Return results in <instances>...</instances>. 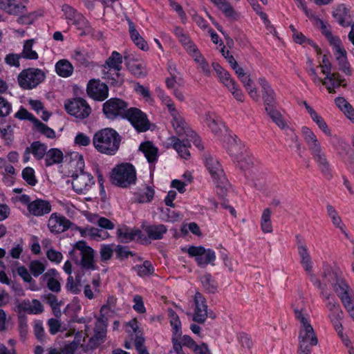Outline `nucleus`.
<instances>
[{
    "label": "nucleus",
    "mask_w": 354,
    "mask_h": 354,
    "mask_svg": "<svg viewBox=\"0 0 354 354\" xmlns=\"http://www.w3.org/2000/svg\"><path fill=\"white\" fill-rule=\"evenodd\" d=\"M173 147L178 154L183 158L187 159L190 156L187 145L176 137H172Z\"/></svg>",
    "instance_id": "37998d69"
},
{
    "label": "nucleus",
    "mask_w": 354,
    "mask_h": 354,
    "mask_svg": "<svg viewBox=\"0 0 354 354\" xmlns=\"http://www.w3.org/2000/svg\"><path fill=\"white\" fill-rule=\"evenodd\" d=\"M34 40L33 39H28L25 41L24 45V48L20 53L21 56L23 58L27 59H38V54L36 51L32 50V44H33Z\"/></svg>",
    "instance_id": "49530a36"
},
{
    "label": "nucleus",
    "mask_w": 354,
    "mask_h": 354,
    "mask_svg": "<svg viewBox=\"0 0 354 354\" xmlns=\"http://www.w3.org/2000/svg\"><path fill=\"white\" fill-rule=\"evenodd\" d=\"M180 42L183 46L185 50L191 55L192 53H196L198 49L197 46L193 43L190 38L184 34L179 39Z\"/></svg>",
    "instance_id": "603ef678"
},
{
    "label": "nucleus",
    "mask_w": 354,
    "mask_h": 354,
    "mask_svg": "<svg viewBox=\"0 0 354 354\" xmlns=\"http://www.w3.org/2000/svg\"><path fill=\"white\" fill-rule=\"evenodd\" d=\"M331 77V79H326L325 77L323 80V85L326 86L328 93H335L336 91L335 88H339L342 85V81L335 80V77L334 75Z\"/></svg>",
    "instance_id": "4d7b16f0"
},
{
    "label": "nucleus",
    "mask_w": 354,
    "mask_h": 354,
    "mask_svg": "<svg viewBox=\"0 0 354 354\" xmlns=\"http://www.w3.org/2000/svg\"><path fill=\"white\" fill-rule=\"evenodd\" d=\"M266 111L279 127L284 129L287 127V124L283 120L282 115L276 109V106L273 108L268 107Z\"/></svg>",
    "instance_id": "a19ab883"
},
{
    "label": "nucleus",
    "mask_w": 354,
    "mask_h": 354,
    "mask_svg": "<svg viewBox=\"0 0 354 354\" xmlns=\"http://www.w3.org/2000/svg\"><path fill=\"white\" fill-rule=\"evenodd\" d=\"M55 71L58 75L68 77L72 75L73 66L68 60L61 59L56 63Z\"/></svg>",
    "instance_id": "e433bc0d"
},
{
    "label": "nucleus",
    "mask_w": 354,
    "mask_h": 354,
    "mask_svg": "<svg viewBox=\"0 0 354 354\" xmlns=\"http://www.w3.org/2000/svg\"><path fill=\"white\" fill-rule=\"evenodd\" d=\"M154 194V189L151 187L147 186L146 190L143 194H136L135 201L138 203H149L153 200Z\"/></svg>",
    "instance_id": "09e8293b"
},
{
    "label": "nucleus",
    "mask_w": 354,
    "mask_h": 354,
    "mask_svg": "<svg viewBox=\"0 0 354 354\" xmlns=\"http://www.w3.org/2000/svg\"><path fill=\"white\" fill-rule=\"evenodd\" d=\"M12 110L11 104L5 98L0 96V116L6 117L8 115Z\"/></svg>",
    "instance_id": "680f3d73"
},
{
    "label": "nucleus",
    "mask_w": 354,
    "mask_h": 354,
    "mask_svg": "<svg viewBox=\"0 0 354 354\" xmlns=\"http://www.w3.org/2000/svg\"><path fill=\"white\" fill-rule=\"evenodd\" d=\"M127 21L129 25V32L130 37L133 42L140 49L144 51H147L149 48V46L147 41L143 39V37L140 35L138 31L136 30L133 22L129 18H127Z\"/></svg>",
    "instance_id": "a878e982"
},
{
    "label": "nucleus",
    "mask_w": 354,
    "mask_h": 354,
    "mask_svg": "<svg viewBox=\"0 0 354 354\" xmlns=\"http://www.w3.org/2000/svg\"><path fill=\"white\" fill-rule=\"evenodd\" d=\"M200 281L203 290L209 294H214L218 289V283L216 279L209 274L205 273L200 277Z\"/></svg>",
    "instance_id": "72a5a7b5"
},
{
    "label": "nucleus",
    "mask_w": 354,
    "mask_h": 354,
    "mask_svg": "<svg viewBox=\"0 0 354 354\" xmlns=\"http://www.w3.org/2000/svg\"><path fill=\"white\" fill-rule=\"evenodd\" d=\"M139 149L142 151L149 163L154 162L157 160L158 149L151 142L147 141L142 142L140 145Z\"/></svg>",
    "instance_id": "2f4dec72"
},
{
    "label": "nucleus",
    "mask_w": 354,
    "mask_h": 354,
    "mask_svg": "<svg viewBox=\"0 0 354 354\" xmlns=\"http://www.w3.org/2000/svg\"><path fill=\"white\" fill-rule=\"evenodd\" d=\"M62 10L68 24L77 26L79 30H82L84 33L90 34L93 32V30L89 21L76 9L68 4H64Z\"/></svg>",
    "instance_id": "1a4fd4ad"
},
{
    "label": "nucleus",
    "mask_w": 354,
    "mask_h": 354,
    "mask_svg": "<svg viewBox=\"0 0 354 354\" xmlns=\"http://www.w3.org/2000/svg\"><path fill=\"white\" fill-rule=\"evenodd\" d=\"M171 124L178 135L183 136L185 134L189 136L188 133L191 130L189 129L187 124L179 113L172 116Z\"/></svg>",
    "instance_id": "f704fd0d"
},
{
    "label": "nucleus",
    "mask_w": 354,
    "mask_h": 354,
    "mask_svg": "<svg viewBox=\"0 0 354 354\" xmlns=\"http://www.w3.org/2000/svg\"><path fill=\"white\" fill-rule=\"evenodd\" d=\"M35 126L37 130L41 134L46 136L48 138H54L55 137V131L48 127L47 125L41 122L39 120H35Z\"/></svg>",
    "instance_id": "3c124183"
},
{
    "label": "nucleus",
    "mask_w": 354,
    "mask_h": 354,
    "mask_svg": "<svg viewBox=\"0 0 354 354\" xmlns=\"http://www.w3.org/2000/svg\"><path fill=\"white\" fill-rule=\"evenodd\" d=\"M195 310L193 315V321L199 324H203L207 317V305L205 298L203 295L197 292L194 296Z\"/></svg>",
    "instance_id": "f3484780"
},
{
    "label": "nucleus",
    "mask_w": 354,
    "mask_h": 354,
    "mask_svg": "<svg viewBox=\"0 0 354 354\" xmlns=\"http://www.w3.org/2000/svg\"><path fill=\"white\" fill-rule=\"evenodd\" d=\"M14 127L15 124L7 123L5 120L0 122V136L6 140V144H10L14 139Z\"/></svg>",
    "instance_id": "58836bf2"
},
{
    "label": "nucleus",
    "mask_w": 354,
    "mask_h": 354,
    "mask_svg": "<svg viewBox=\"0 0 354 354\" xmlns=\"http://www.w3.org/2000/svg\"><path fill=\"white\" fill-rule=\"evenodd\" d=\"M29 147L32 155L37 160H41L47 151V146L39 141L32 142Z\"/></svg>",
    "instance_id": "ea45409f"
},
{
    "label": "nucleus",
    "mask_w": 354,
    "mask_h": 354,
    "mask_svg": "<svg viewBox=\"0 0 354 354\" xmlns=\"http://www.w3.org/2000/svg\"><path fill=\"white\" fill-rule=\"evenodd\" d=\"M86 92L92 98L98 101H103L109 95V88L100 80H90L87 84Z\"/></svg>",
    "instance_id": "dca6fc26"
},
{
    "label": "nucleus",
    "mask_w": 354,
    "mask_h": 354,
    "mask_svg": "<svg viewBox=\"0 0 354 354\" xmlns=\"http://www.w3.org/2000/svg\"><path fill=\"white\" fill-rule=\"evenodd\" d=\"M227 149L230 156L240 164L243 153V145L236 136H229Z\"/></svg>",
    "instance_id": "412c9836"
},
{
    "label": "nucleus",
    "mask_w": 354,
    "mask_h": 354,
    "mask_svg": "<svg viewBox=\"0 0 354 354\" xmlns=\"http://www.w3.org/2000/svg\"><path fill=\"white\" fill-rule=\"evenodd\" d=\"M205 165L216 185L217 194L223 198L227 194L230 184L222 166L219 161L210 154L205 156Z\"/></svg>",
    "instance_id": "39448f33"
},
{
    "label": "nucleus",
    "mask_w": 354,
    "mask_h": 354,
    "mask_svg": "<svg viewBox=\"0 0 354 354\" xmlns=\"http://www.w3.org/2000/svg\"><path fill=\"white\" fill-rule=\"evenodd\" d=\"M142 228L148 236L153 240L161 239L167 231L163 224L145 225Z\"/></svg>",
    "instance_id": "7c9ffc66"
},
{
    "label": "nucleus",
    "mask_w": 354,
    "mask_h": 354,
    "mask_svg": "<svg viewBox=\"0 0 354 354\" xmlns=\"http://www.w3.org/2000/svg\"><path fill=\"white\" fill-rule=\"evenodd\" d=\"M111 181L115 185L127 187L136 183V172L130 163L121 164L112 170Z\"/></svg>",
    "instance_id": "0eeeda50"
},
{
    "label": "nucleus",
    "mask_w": 354,
    "mask_h": 354,
    "mask_svg": "<svg viewBox=\"0 0 354 354\" xmlns=\"http://www.w3.org/2000/svg\"><path fill=\"white\" fill-rule=\"evenodd\" d=\"M102 78L107 80L111 85L115 87L120 86L124 82L123 77L121 76L120 71L102 67Z\"/></svg>",
    "instance_id": "bb28decb"
},
{
    "label": "nucleus",
    "mask_w": 354,
    "mask_h": 354,
    "mask_svg": "<svg viewBox=\"0 0 354 354\" xmlns=\"http://www.w3.org/2000/svg\"><path fill=\"white\" fill-rule=\"evenodd\" d=\"M168 316L170 319V324L173 328V333L176 336L181 335V323L177 313L171 308H169Z\"/></svg>",
    "instance_id": "79ce46f5"
},
{
    "label": "nucleus",
    "mask_w": 354,
    "mask_h": 354,
    "mask_svg": "<svg viewBox=\"0 0 354 354\" xmlns=\"http://www.w3.org/2000/svg\"><path fill=\"white\" fill-rule=\"evenodd\" d=\"M339 39H334V50L336 59L339 66V69L347 75L352 74L349 63L347 61L346 51L341 47Z\"/></svg>",
    "instance_id": "6ab92c4d"
},
{
    "label": "nucleus",
    "mask_w": 354,
    "mask_h": 354,
    "mask_svg": "<svg viewBox=\"0 0 354 354\" xmlns=\"http://www.w3.org/2000/svg\"><path fill=\"white\" fill-rule=\"evenodd\" d=\"M15 117L20 120H28L34 124L35 120H37L33 115L29 113L26 109L21 107L20 109L15 113Z\"/></svg>",
    "instance_id": "e2e57ef3"
},
{
    "label": "nucleus",
    "mask_w": 354,
    "mask_h": 354,
    "mask_svg": "<svg viewBox=\"0 0 354 354\" xmlns=\"http://www.w3.org/2000/svg\"><path fill=\"white\" fill-rule=\"evenodd\" d=\"M19 332L24 340L26 338L28 332L27 319L26 315L19 316Z\"/></svg>",
    "instance_id": "bf43d9fd"
},
{
    "label": "nucleus",
    "mask_w": 354,
    "mask_h": 354,
    "mask_svg": "<svg viewBox=\"0 0 354 354\" xmlns=\"http://www.w3.org/2000/svg\"><path fill=\"white\" fill-rule=\"evenodd\" d=\"M92 222L96 223L102 230H113L115 227V224L107 218L100 216L99 215H94Z\"/></svg>",
    "instance_id": "8fccbe9b"
},
{
    "label": "nucleus",
    "mask_w": 354,
    "mask_h": 354,
    "mask_svg": "<svg viewBox=\"0 0 354 354\" xmlns=\"http://www.w3.org/2000/svg\"><path fill=\"white\" fill-rule=\"evenodd\" d=\"M328 317L333 325L339 336H342L343 327L341 323L344 317L343 311H337L335 313H329Z\"/></svg>",
    "instance_id": "c03bdc74"
},
{
    "label": "nucleus",
    "mask_w": 354,
    "mask_h": 354,
    "mask_svg": "<svg viewBox=\"0 0 354 354\" xmlns=\"http://www.w3.org/2000/svg\"><path fill=\"white\" fill-rule=\"evenodd\" d=\"M204 121L211 131L218 137L221 136L223 130L225 128V124L218 120L214 113H206Z\"/></svg>",
    "instance_id": "b1692460"
},
{
    "label": "nucleus",
    "mask_w": 354,
    "mask_h": 354,
    "mask_svg": "<svg viewBox=\"0 0 354 354\" xmlns=\"http://www.w3.org/2000/svg\"><path fill=\"white\" fill-rule=\"evenodd\" d=\"M134 305L133 308L139 313H144L146 312V308L144 306L142 297L140 295H136L133 297Z\"/></svg>",
    "instance_id": "774afa93"
},
{
    "label": "nucleus",
    "mask_w": 354,
    "mask_h": 354,
    "mask_svg": "<svg viewBox=\"0 0 354 354\" xmlns=\"http://www.w3.org/2000/svg\"><path fill=\"white\" fill-rule=\"evenodd\" d=\"M88 236L95 240L99 239H105L109 237V234L106 232H104L102 229L88 226Z\"/></svg>",
    "instance_id": "6e6d98bb"
},
{
    "label": "nucleus",
    "mask_w": 354,
    "mask_h": 354,
    "mask_svg": "<svg viewBox=\"0 0 354 354\" xmlns=\"http://www.w3.org/2000/svg\"><path fill=\"white\" fill-rule=\"evenodd\" d=\"M292 307L295 318L300 323L297 354H311L313 347L319 342L316 332L310 322L309 315L304 305L293 304Z\"/></svg>",
    "instance_id": "f257e3e1"
},
{
    "label": "nucleus",
    "mask_w": 354,
    "mask_h": 354,
    "mask_svg": "<svg viewBox=\"0 0 354 354\" xmlns=\"http://www.w3.org/2000/svg\"><path fill=\"white\" fill-rule=\"evenodd\" d=\"M63 153L61 150L53 148L46 151L45 163L46 167H50L55 164H59L62 162Z\"/></svg>",
    "instance_id": "c9c22d12"
},
{
    "label": "nucleus",
    "mask_w": 354,
    "mask_h": 354,
    "mask_svg": "<svg viewBox=\"0 0 354 354\" xmlns=\"http://www.w3.org/2000/svg\"><path fill=\"white\" fill-rule=\"evenodd\" d=\"M34 333L36 338L40 341L43 342L45 339V332L42 325V322L41 321H37L34 325Z\"/></svg>",
    "instance_id": "0e129e2a"
},
{
    "label": "nucleus",
    "mask_w": 354,
    "mask_h": 354,
    "mask_svg": "<svg viewBox=\"0 0 354 354\" xmlns=\"http://www.w3.org/2000/svg\"><path fill=\"white\" fill-rule=\"evenodd\" d=\"M323 277L326 282L331 284L346 310L354 321V292L352 288L330 268L326 269Z\"/></svg>",
    "instance_id": "f03ea898"
},
{
    "label": "nucleus",
    "mask_w": 354,
    "mask_h": 354,
    "mask_svg": "<svg viewBox=\"0 0 354 354\" xmlns=\"http://www.w3.org/2000/svg\"><path fill=\"white\" fill-rule=\"evenodd\" d=\"M92 142L98 152L113 156L120 148L121 136L115 129L104 128L95 133Z\"/></svg>",
    "instance_id": "20e7f679"
},
{
    "label": "nucleus",
    "mask_w": 354,
    "mask_h": 354,
    "mask_svg": "<svg viewBox=\"0 0 354 354\" xmlns=\"http://www.w3.org/2000/svg\"><path fill=\"white\" fill-rule=\"evenodd\" d=\"M322 68V72L326 75V79H331L333 74L331 73V64L326 55H324L322 57V64L319 65Z\"/></svg>",
    "instance_id": "052dcab7"
},
{
    "label": "nucleus",
    "mask_w": 354,
    "mask_h": 354,
    "mask_svg": "<svg viewBox=\"0 0 354 354\" xmlns=\"http://www.w3.org/2000/svg\"><path fill=\"white\" fill-rule=\"evenodd\" d=\"M122 57L117 51H113L111 55L106 60L104 64L102 66L104 68H113L116 71L122 69Z\"/></svg>",
    "instance_id": "4c0bfd02"
},
{
    "label": "nucleus",
    "mask_w": 354,
    "mask_h": 354,
    "mask_svg": "<svg viewBox=\"0 0 354 354\" xmlns=\"http://www.w3.org/2000/svg\"><path fill=\"white\" fill-rule=\"evenodd\" d=\"M124 119H127L138 132H145L150 127L147 115L135 107L128 108Z\"/></svg>",
    "instance_id": "ddd939ff"
},
{
    "label": "nucleus",
    "mask_w": 354,
    "mask_h": 354,
    "mask_svg": "<svg viewBox=\"0 0 354 354\" xmlns=\"http://www.w3.org/2000/svg\"><path fill=\"white\" fill-rule=\"evenodd\" d=\"M140 277L152 275L154 273V268L149 261H145L142 265H136L133 267Z\"/></svg>",
    "instance_id": "de8ad7c7"
},
{
    "label": "nucleus",
    "mask_w": 354,
    "mask_h": 354,
    "mask_svg": "<svg viewBox=\"0 0 354 354\" xmlns=\"http://www.w3.org/2000/svg\"><path fill=\"white\" fill-rule=\"evenodd\" d=\"M331 222L333 225L336 227L340 230V231L343 233V234L345 236V237L347 239H351V236L348 234V233L346 230V226L344 223H343L341 217L339 216V214H336L335 216L330 218Z\"/></svg>",
    "instance_id": "13d9d810"
},
{
    "label": "nucleus",
    "mask_w": 354,
    "mask_h": 354,
    "mask_svg": "<svg viewBox=\"0 0 354 354\" xmlns=\"http://www.w3.org/2000/svg\"><path fill=\"white\" fill-rule=\"evenodd\" d=\"M74 249L80 251L81 260L80 264L82 268L92 270L96 269V266L94 263L95 251L90 246L87 245L86 241H77L74 245Z\"/></svg>",
    "instance_id": "4468645a"
},
{
    "label": "nucleus",
    "mask_w": 354,
    "mask_h": 354,
    "mask_svg": "<svg viewBox=\"0 0 354 354\" xmlns=\"http://www.w3.org/2000/svg\"><path fill=\"white\" fill-rule=\"evenodd\" d=\"M191 56L194 58V61L198 64V67L201 71L206 76H209L211 71L208 63L206 62L205 58L203 57L201 53L198 50L196 53H192Z\"/></svg>",
    "instance_id": "a18cd8bd"
},
{
    "label": "nucleus",
    "mask_w": 354,
    "mask_h": 354,
    "mask_svg": "<svg viewBox=\"0 0 354 354\" xmlns=\"http://www.w3.org/2000/svg\"><path fill=\"white\" fill-rule=\"evenodd\" d=\"M0 9L10 15H19L24 12L26 6L15 3V0H0Z\"/></svg>",
    "instance_id": "c756f323"
},
{
    "label": "nucleus",
    "mask_w": 354,
    "mask_h": 354,
    "mask_svg": "<svg viewBox=\"0 0 354 354\" xmlns=\"http://www.w3.org/2000/svg\"><path fill=\"white\" fill-rule=\"evenodd\" d=\"M297 252L299 257V262L306 273L310 277V278H315V274L313 273V263L308 247L299 248L297 250Z\"/></svg>",
    "instance_id": "5701e85b"
},
{
    "label": "nucleus",
    "mask_w": 354,
    "mask_h": 354,
    "mask_svg": "<svg viewBox=\"0 0 354 354\" xmlns=\"http://www.w3.org/2000/svg\"><path fill=\"white\" fill-rule=\"evenodd\" d=\"M74 142L78 146L86 147L91 144V139L85 133H78L75 138Z\"/></svg>",
    "instance_id": "69168bd1"
},
{
    "label": "nucleus",
    "mask_w": 354,
    "mask_h": 354,
    "mask_svg": "<svg viewBox=\"0 0 354 354\" xmlns=\"http://www.w3.org/2000/svg\"><path fill=\"white\" fill-rule=\"evenodd\" d=\"M74 158L76 160V170L71 176L73 189L77 194H84L91 188L95 181L91 174L84 171L83 156L75 153Z\"/></svg>",
    "instance_id": "423d86ee"
},
{
    "label": "nucleus",
    "mask_w": 354,
    "mask_h": 354,
    "mask_svg": "<svg viewBox=\"0 0 354 354\" xmlns=\"http://www.w3.org/2000/svg\"><path fill=\"white\" fill-rule=\"evenodd\" d=\"M128 109V104L120 98H111L106 100L102 106V111L106 118L114 120L118 118H124Z\"/></svg>",
    "instance_id": "9d476101"
},
{
    "label": "nucleus",
    "mask_w": 354,
    "mask_h": 354,
    "mask_svg": "<svg viewBox=\"0 0 354 354\" xmlns=\"http://www.w3.org/2000/svg\"><path fill=\"white\" fill-rule=\"evenodd\" d=\"M22 178L23 179L30 185L35 186L37 180L36 179L35 175V171L32 167H27L24 168L22 171Z\"/></svg>",
    "instance_id": "864d4df0"
},
{
    "label": "nucleus",
    "mask_w": 354,
    "mask_h": 354,
    "mask_svg": "<svg viewBox=\"0 0 354 354\" xmlns=\"http://www.w3.org/2000/svg\"><path fill=\"white\" fill-rule=\"evenodd\" d=\"M29 269L31 274L35 277H37L44 272L46 267L44 264L41 261L38 260H35L30 261L29 264Z\"/></svg>",
    "instance_id": "5fc2aeb1"
},
{
    "label": "nucleus",
    "mask_w": 354,
    "mask_h": 354,
    "mask_svg": "<svg viewBox=\"0 0 354 354\" xmlns=\"http://www.w3.org/2000/svg\"><path fill=\"white\" fill-rule=\"evenodd\" d=\"M258 82L261 87L262 100L266 109L268 107H275L277 104L276 94L270 84L263 77H259Z\"/></svg>",
    "instance_id": "a211bd4d"
},
{
    "label": "nucleus",
    "mask_w": 354,
    "mask_h": 354,
    "mask_svg": "<svg viewBox=\"0 0 354 354\" xmlns=\"http://www.w3.org/2000/svg\"><path fill=\"white\" fill-rule=\"evenodd\" d=\"M210 1L216 6L226 17L234 20L238 19V13L227 0H210Z\"/></svg>",
    "instance_id": "cd10ccee"
},
{
    "label": "nucleus",
    "mask_w": 354,
    "mask_h": 354,
    "mask_svg": "<svg viewBox=\"0 0 354 354\" xmlns=\"http://www.w3.org/2000/svg\"><path fill=\"white\" fill-rule=\"evenodd\" d=\"M301 133L319 169L324 176L330 178L332 176L330 164L316 135L307 127L301 128Z\"/></svg>",
    "instance_id": "7ed1b4c3"
},
{
    "label": "nucleus",
    "mask_w": 354,
    "mask_h": 354,
    "mask_svg": "<svg viewBox=\"0 0 354 354\" xmlns=\"http://www.w3.org/2000/svg\"><path fill=\"white\" fill-rule=\"evenodd\" d=\"M64 106L68 113L80 120L87 118L91 112L86 101L80 97L66 100Z\"/></svg>",
    "instance_id": "9b49d317"
},
{
    "label": "nucleus",
    "mask_w": 354,
    "mask_h": 354,
    "mask_svg": "<svg viewBox=\"0 0 354 354\" xmlns=\"http://www.w3.org/2000/svg\"><path fill=\"white\" fill-rule=\"evenodd\" d=\"M45 73L39 68H29L23 70L18 76L19 86L24 89H32L44 81Z\"/></svg>",
    "instance_id": "6e6552de"
},
{
    "label": "nucleus",
    "mask_w": 354,
    "mask_h": 354,
    "mask_svg": "<svg viewBox=\"0 0 354 354\" xmlns=\"http://www.w3.org/2000/svg\"><path fill=\"white\" fill-rule=\"evenodd\" d=\"M73 223L65 216L53 213L48 221V227L51 233L60 234L72 227Z\"/></svg>",
    "instance_id": "2eb2a0df"
},
{
    "label": "nucleus",
    "mask_w": 354,
    "mask_h": 354,
    "mask_svg": "<svg viewBox=\"0 0 354 354\" xmlns=\"http://www.w3.org/2000/svg\"><path fill=\"white\" fill-rule=\"evenodd\" d=\"M113 249L110 245H104L100 249V258L102 261L109 260L113 254Z\"/></svg>",
    "instance_id": "338daca9"
},
{
    "label": "nucleus",
    "mask_w": 354,
    "mask_h": 354,
    "mask_svg": "<svg viewBox=\"0 0 354 354\" xmlns=\"http://www.w3.org/2000/svg\"><path fill=\"white\" fill-rule=\"evenodd\" d=\"M29 212L35 216H41L51 211V205L49 201L43 199H36L28 204Z\"/></svg>",
    "instance_id": "4be33fe9"
},
{
    "label": "nucleus",
    "mask_w": 354,
    "mask_h": 354,
    "mask_svg": "<svg viewBox=\"0 0 354 354\" xmlns=\"http://www.w3.org/2000/svg\"><path fill=\"white\" fill-rule=\"evenodd\" d=\"M333 16L341 26L347 27L351 25L346 21V19L350 17L349 9L344 4L339 5L333 11Z\"/></svg>",
    "instance_id": "473e14b6"
},
{
    "label": "nucleus",
    "mask_w": 354,
    "mask_h": 354,
    "mask_svg": "<svg viewBox=\"0 0 354 354\" xmlns=\"http://www.w3.org/2000/svg\"><path fill=\"white\" fill-rule=\"evenodd\" d=\"M187 252L190 257H195L197 264L201 268H205L208 264L214 265L216 254L211 249L205 250L203 246L192 245L187 250Z\"/></svg>",
    "instance_id": "f8f14e48"
},
{
    "label": "nucleus",
    "mask_w": 354,
    "mask_h": 354,
    "mask_svg": "<svg viewBox=\"0 0 354 354\" xmlns=\"http://www.w3.org/2000/svg\"><path fill=\"white\" fill-rule=\"evenodd\" d=\"M94 331V335L91 337L88 341V346L91 348L98 346L106 337V324L103 317L97 319Z\"/></svg>",
    "instance_id": "aec40b11"
},
{
    "label": "nucleus",
    "mask_w": 354,
    "mask_h": 354,
    "mask_svg": "<svg viewBox=\"0 0 354 354\" xmlns=\"http://www.w3.org/2000/svg\"><path fill=\"white\" fill-rule=\"evenodd\" d=\"M124 60L129 71L137 77H143L147 75V70L142 63L133 60L129 55H124Z\"/></svg>",
    "instance_id": "393cba45"
},
{
    "label": "nucleus",
    "mask_w": 354,
    "mask_h": 354,
    "mask_svg": "<svg viewBox=\"0 0 354 354\" xmlns=\"http://www.w3.org/2000/svg\"><path fill=\"white\" fill-rule=\"evenodd\" d=\"M142 232L138 229H133L129 231L126 226L118 227L117 236L122 243H129L136 238H140Z\"/></svg>",
    "instance_id": "c85d7f7f"
}]
</instances>
